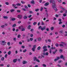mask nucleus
Here are the masks:
<instances>
[{"instance_id": "1", "label": "nucleus", "mask_w": 67, "mask_h": 67, "mask_svg": "<svg viewBox=\"0 0 67 67\" xmlns=\"http://www.w3.org/2000/svg\"><path fill=\"white\" fill-rule=\"evenodd\" d=\"M50 3H52V7L55 12L57 11V9L56 7V4L55 3V1L54 0H50Z\"/></svg>"}, {"instance_id": "2", "label": "nucleus", "mask_w": 67, "mask_h": 67, "mask_svg": "<svg viewBox=\"0 0 67 67\" xmlns=\"http://www.w3.org/2000/svg\"><path fill=\"white\" fill-rule=\"evenodd\" d=\"M38 30H40V29H41V31H43V30H45V29H46V27H45V26H44L43 27H42V26H40L38 28Z\"/></svg>"}, {"instance_id": "3", "label": "nucleus", "mask_w": 67, "mask_h": 67, "mask_svg": "<svg viewBox=\"0 0 67 67\" xmlns=\"http://www.w3.org/2000/svg\"><path fill=\"white\" fill-rule=\"evenodd\" d=\"M65 57L63 56V55H62L60 56V58H63V60H65Z\"/></svg>"}, {"instance_id": "4", "label": "nucleus", "mask_w": 67, "mask_h": 67, "mask_svg": "<svg viewBox=\"0 0 67 67\" xmlns=\"http://www.w3.org/2000/svg\"><path fill=\"white\" fill-rule=\"evenodd\" d=\"M23 18L24 19H27V16H26V15H25Z\"/></svg>"}, {"instance_id": "5", "label": "nucleus", "mask_w": 67, "mask_h": 67, "mask_svg": "<svg viewBox=\"0 0 67 67\" xmlns=\"http://www.w3.org/2000/svg\"><path fill=\"white\" fill-rule=\"evenodd\" d=\"M22 63L23 64H26V63H27V62L23 60L22 62Z\"/></svg>"}, {"instance_id": "6", "label": "nucleus", "mask_w": 67, "mask_h": 67, "mask_svg": "<svg viewBox=\"0 0 67 67\" xmlns=\"http://www.w3.org/2000/svg\"><path fill=\"white\" fill-rule=\"evenodd\" d=\"M35 1L34 0H32L31 2V3L33 4H35Z\"/></svg>"}, {"instance_id": "7", "label": "nucleus", "mask_w": 67, "mask_h": 67, "mask_svg": "<svg viewBox=\"0 0 67 67\" xmlns=\"http://www.w3.org/2000/svg\"><path fill=\"white\" fill-rule=\"evenodd\" d=\"M22 15H18V18H19V19H21V18H22Z\"/></svg>"}, {"instance_id": "8", "label": "nucleus", "mask_w": 67, "mask_h": 67, "mask_svg": "<svg viewBox=\"0 0 67 67\" xmlns=\"http://www.w3.org/2000/svg\"><path fill=\"white\" fill-rule=\"evenodd\" d=\"M17 60L18 59H14L13 60L14 63H16L17 62Z\"/></svg>"}, {"instance_id": "9", "label": "nucleus", "mask_w": 67, "mask_h": 67, "mask_svg": "<svg viewBox=\"0 0 67 67\" xmlns=\"http://www.w3.org/2000/svg\"><path fill=\"white\" fill-rule=\"evenodd\" d=\"M48 5H49V3L48 2L44 4L45 6H47Z\"/></svg>"}, {"instance_id": "10", "label": "nucleus", "mask_w": 67, "mask_h": 67, "mask_svg": "<svg viewBox=\"0 0 67 67\" xmlns=\"http://www.w3.org/2000/svg\"><path fill=\"white\" fill-rule=\"evenodd\" d=\"M59 59V57H57V58H55V59L54 60V61H56L57 60H58V59Z\"/></svg>"}, {"instance_id": "11", "label": "nucleus", "mask_w": 67, "mask_h": 67, "mask_svg": "<svg viewBox=\"0 0 67 67\" xmlns=\"http://www.w3.org/2000/svg\"><path fill=\"white\" fill-rule=\"evenodd\" d=\"M43 53H45V52H46V51H47V49H44L43 50Z\"/></svg>"}, {"instance_id": "12", "label": "nucleus", "mask_w": 67, "mask_h": 67, "mask_svg": "<svg viewBox=\"0 0 67 67\" xmlns=\"http://www.w3.org/2000/svg\"><path fill=\"white\" fill-rule=\"evenodd\" d=\"M42 48L44 49H46L47 48V46H44Z\"/></svg>"}, {"instance_id": "13", "label": "nucleus", "mask_w": 67, "mask_h": 67, "mask_svg": "<svg viewBox=\"0 0 67 67\" xmlns=\"http://www.w3.org/2000/svg\"><path fill=\"white\" fill-rule=\"evenodd\" d=\"M19 28L20 29H23V26H21L19 27Z\"/></svg>"}, {"instance_id": "14", "label": "nucleus", "mask_w": 67, "mask_h": 67, "mask_svg": "<svg viewBox=\"0 0 67 67\" xmlns=\"http://www.w3.org/2000/svg\"><path fill=\"white\" fill-rule=\"evenodd\" d=\"M37 59V58L36 57H34V61H35Z\"/></svg>"}, {"instance_id": "15", "label": "nucleus", "mask_w": 67, "mask_h": 67, "mask_svg": "<svg viewBox=\"0 0 67 67\" xmlns=\"http://www.w3.org/2000/svg\"><path fill=\"white\" fill-rule=\"evenodd\" d=\"M31 25H29L27 27V29L29 30H30L31 29Z\"/></svg>"}, {"instance_id": "16", "label": "nucleus", "mask_w": 67, "mask_h": 67, "mask_svg": "<svg viewBox=\"0 0 67 67\" xmlns=\"http://www.w3.org/2000/svg\"><path fill=\"white\" fill-rule=\"evenodd\" d=\"M3 18L4 19H8V16H3Z\"/></svg>"}, {"instance_id": "17", "label": "nucleus", "mask_w": 67, "mask_h": 67, "mask_svg": "<svg viewBox=\"0 0 67 67\" xmlns=\"http://www.w3.org/2000/svg\"><path fill=\"white\" fill-rule=\"evenodd\" d=\"M50 30H51V31L53 30H54V27H51L50 28Z\"/></svg>"}, {"instance_id": "18", "label": "nucleus", "mask_w": 67, "mask_h": 67, "mask_svg": "<svg viewBox=\"0 0 67 67\" xmlns=\"http://www.w3.org/2000/svg\"><path fill=\"white\" fill-rule=\"evenodd\" d=\"M11 52L10 51H9L8 52V54L9 55H11Z\"/></svg>"}, {"instance_id": "19", "label": "nucleus", "mask_w": 67, "mask_h": 67, "mask_svg": "<svg viewBox=\"0 0 67 67\" xmlns=\"http://www.w3.org/2000/svg\"><path fill=\"white\" fill-rule=\"evenodd\" d=\"M27 51V50H26V49H25L24 50H23V53H25V52H26Z\"/></svg>"}, {"instance_id": "20", "label": "nucleus", "mask_w": 67, "mask_h": 67, "mask_svg": "<svg viewBox=\"0 0 67 67\" xmlns=\"http://www.w3.org/2000/svg\"><path fill=\"white\" fill-rule=\"evenodd\" d=\"M14 11V9H11L10 10L11 12H13Z\"/></svg>"}, {"instance_id": "21", "label": "nucleus", "mask_w": 67, "mask_h": 67, "mask_svg": "<svg viewBox=\"0 0 67 67\" xmlns=\"http://www.w3.org/2000/svg\"><path fill=\"white\" fill-rule=\"evenodd\" d=\"M40 49H41V47L40 46H39L37 48V50H40Z\"/></svg>"}, {"instance_id": "22", "label": "nucleus", "mask_w": 67, "mask_h": 67, "mask_svg": "<svg viewBox=\"0 0 67 67\" xmlns=\"http://www.w3.org/2000/svg\"><path fill=\"white\" fill-rule=\"evenodd\" d=\"M2 43H4L5 44H6V42H5V41H2L1 42Z\"/></svg>"}, {"instance_id": "23", "label": "nucleus", "mask_w": 67, "mask_h": 67, "mask_svg": "<svg viewBox=\"0 0 67 67\" xmlns=\"http://www.w3.org/2000/svg\"><path fill=\"white\" fill-rule=\"evenodd\" d=\"M21 2L22 4H25V2H23V1H21Z\"/></svg>"}, {"instance_id": "24", "label": "nucleus", "mask_w": 67, "mask_h": 67, "mask_svg": "<svg viewBox=\"0 0 67 67\" xmlns=\"http://www.w3.org/2000/svg\"><path fill=\"white\" fill-rule=\"evenodd\" d=\"M4 57H2L1 58V60H2L3 61L4 60Z\"/></svg>"}, {"instance_id": "25", "label": "nucleus", "mask_w": 67, "mask_h": 67, "mask_svg": "<svg viewBox=\"0 0 67 67\" xmlns=\"http://www.w3.org/2000/svg\"><path fill=\"white\" fill-rule=\"evenodd\" d=\"M38 41H41V38H38Z\"/></svg>"}, {"instance_id": "26", "label": "nucleus", "mask_w": 67, "mask_h": 67, "mask_svg": "<svg viewBox=\"0 0 67 67\" xmlns=\"http://www.w3.org/2000/svg\"><path fill=\"white\" fill-rule=\"evenodd\" d=\"M27 6L28 8H30L31 7V5H30V4H28Z\"/></svg>"}, {"instance_id": "27", "label": "nucleus", "mask_w": 67, "mask_h": 67, "mask_svg": "<svg viewBox=\"0 0 67 67\" xmlns=\"http://www.w3.org/2000/svg\"><path fill=\"white\" fill-rule=\"evenodd\" d=\"M37 24V22H35L33 24L34 25H36Z\"/></svg>"}, {"instance_id": "28", "label": "nucleus", "mask_w": 67, "mask_h": 67, "mask_svg": "<svg viewBox=\"0 0 67 67\" xmlns=\"http://www.w3.org/2000/svg\"><path fill=\"white\" fill-rule=\"evenodd\" d=\"M35 11L36 12H37V11H39V9H37L35 10Z\"/></svg>"}, {"instance_id": "29", "label": "nucleus", "mask_w": 67, "mask_h": 67, "mask_svg": "<svg viewBox=\"0 0 67 67\" xmlns=\"http://www.w3.org/2000/svg\"><path fill=\"white\" fill-rule=\"evenodd\" d=\"M25 9H28V7H27V6L25 5Z\"/></svg>"}, {"instance_id": "30", "label": "nucleus", "mask_w": 67, "mask_h": 67, "mask_svg": "<svg viewBox=\"0 0 67 67\" xmlns=\"http://www.w3.org/2000/svg\"><path fill=\"white\" fill-rule=\"evenodd\" d=\"M5 4H6V5H9V3L7 2H5Z\"/></svg>"}, {"instance_id": "31", "label": "nucleus", "mask_w": 67, "mask_h": 67, "mask_svg": "<svg viewBox=\"0 0 67 67\" xmlns=\"http://www.w3.org/2000/svg\"><path fill=\"white\" fill-rule=\"evenodd\" d=\"M15 18H12V21H15Z\"/></svg>"}, {"instance_id": "32", "label": "nucleus", "mask_w": 67, "mask_h": 67, "mask_svg": "<svg viewBox=\"0 0 67 67\" xmlns=\"http://www.w3.org/2000/svg\"><path fill=\"white\" fill-rule=\"evenodd\" d=\"M36 62H38V63H39L40 61L38 60V59H37L36 60Z\"/></svg>"}, {"instance_id": "33", "label": "nucleus", "mask_w": 67, "mask_h": 67, "mask_svg": "<svg viewBox=\"0 0 67 67\" xmlns=\"http://www.w3.org/2000/svg\"><path fill=\"white\" fill-rule=\"evenodd\" d=\"M17 37L18 38H20V37H21V35H18L17 36Z\"/></svg>"}, {"instance_id": "34", "label": "nucleus", "mask_w": 67, "mask_h": 67, "mask_svg": "<svg viewBox=\"0 0 67 67\" xmlns=\"http://www.w3.org/2000/svg\"><path fill=\"white\" fill-rule=\"evenodd\" d=\"M16 5H19V6H20L21 5V4H19V3H17L16 4Z\"/></svg>"}, {"instance_id": "35", "label": "nucleus", "mask_w": 67, "mask_h": 67, "mask_svg": "<svg viewBox=\"0 0 67 67\" xmlns=\"http://www.w3.org/2000/svg\"><path fill=\"white\" fill-rule=\"evenodd\" d=\"M35 48H32V51L33 52H34L35 51Z\"/></svg>"}, {"instance_id": "36", "label": "nucleus", "mask_w": 67, "mask_h": 67, "mask_svg": "<svg viewBox=\"0 0 67 67\" xmlns=\"http://www.w3.org/2000/svg\"><path fill=\"white\" fill-rule=\"evenodd\" d=\"M55 46L56 47H58V46H59V44H58L57 43H56L55 44Z\"/></svg>"}, {"instance_id": "37", "label": "nucleus", "mask_w": 67, "mask_h": 67, "mask_svg": "<svg viewBox=\"0 0 67 67\" xmlns=\"http://www.w3.org/2000/svg\"><path fill=\"white\" fill-rule=\"evenodd\" d=\"M12 6H13V7H15L16 6V5L15 4H12Z\"/></svg>"}, {"instance_id": "38", "label": "nucleus", "mask_w": 67, "mask_h": 67, "mask_svg": "<svg viewBox=\"0 0 67 67\" xmlns=\"http://www.w3.org/2000/svg\"><path fill=\"white\" fill-rule=\"evenodd\" d=\"M61 43H62V44H63V45H66V44L64 43V42H62Z\"/></svg>"}, {"instance_id": "39", "label": "nucleus", "mask_w": 67, "mask_h": 67, "mask_svg": "<svg viewBox=\"0 0 67 67\" xmlns=\"http://www.w3.org/2000/svg\"><path fill=\"white\" fill-rule=\"evenodd\" d=\"M46 15L47 17H48V13H46Z\"/></svg>"}, {"instance_id": "40", "label": "nucleus", "mask_w": 67, "mask_h": 67, "mask_svg": "<svg viewBox=\"0 0 67 67\" xmlns=\"http://www.w3.org/2000/svg\"><path fill=\"white\" fill-rule=\"evenodd\" d=\"M64 45L62 44H59V46H63Z\"/></svg>"}, {"instance_id": "41", "label": "nucleus", "mask_w": 67, "mask_h": 67, "mask_svg": "<svg viewBox=\"0 0 67 67\" xmlns=\"http://www.w3.org/2000/svg\"><path fill=\"white\" fill-rule=\"evenodd\" d=\"M13 27H15L16 26V24H14L12 26Z\"/></svg>"}, {"instance_id": "42", "label": "nucleus", "mask_w": 67, "mask_h": 67, "mask_svg": "<svg viewBox=\"0 0 67 67\" xmlns=\"http://www.w3.org/2000/svg\"><path fill=\"white\" fill-rule=\"evenodd\" d=\"M22 10L23 11H26V9L25 8H23L22 9Z\"/></svg>"}, {"instance_id": "43", "label": "nucleus", "mask_w": 67, "mask_h": 67, "mask_svg": "<svg viewBox=\"0 0 67 67\" xmlns=\"http://www.w3.org/2000/svg\"><path fill=\"white\" fill-rule=\"evenodd\" d=\"M12 17H10V21H12Z\"/></svg>"}, {"instance_id": "44", "label": "nucleus", "mask_w": 67, "mask_h": 67, "mask_svg": "<svg viewBox=\"0 0 67 67\" xmlns=\"http://www.w3.org/2000/svg\"><path fill=\"white\" fill-rule=\"evenodd\" d=\"M4 26H5L4 25H3L1 26V27L2 28H4Z\"/></svg>"}, {"instance_id": "45", "label": "nucleus", "mask_w": 67, "mask_h": 67, "mask_svg": "<svg viewBox=\"0 0 67 67\" xmlns=\"http://www.w3.org/2000/svg\"><path fill=\"white\" fill-rule=\"evenodd\" d=\"M65 26H65V25H63L62 26V27H63V28L65 27Z\"/></svg>"}, {"instance_id": "46", "label": "nucleus", "mask_w": 67, "mask_h": 67, "mask_svg": "<svg viewBox=\"0 0 67 67\" xmlns=\"http://www.w3.org/2000/svg\"><path fill=\"white\" fill-rule=\"evenodd\" d=\"M66 15H67L66 14H63V16H66Z\"/></svg>"}, {"instance_id": "47", "label": "nucleus", "mask_w": 67, "mask_h": 67, "mask_svg": "<svg viewBox=\"0 0 67 67\" xmlns=\"http://www.w3.org/2000/svg\"><path fill=\"white\" fill-rule=\"evenodd\" d=\"M46 55L47 56L48 55V53L46 52Z\"/></svg>"}, {"instance_id": "48", "label": "nucleus", "mask_w": 67, "mask_h": 67, "mask_svg": "<svg viewBox=\"0 0 67 67\" xmlns=\"http://www.w3.org/2000/svg\"><path fill=\"white\" fill-rule=\"evenodd\" d=\"M27 42H29L30 41V39H27Z\"/></svg>"}, {"instance_id": "49", "label": "nucleus", "mask_w": 67, "mask_h": 67, "mask_svg": "<svg viewBox=\"0 0 67 67\" xmlns=\"http://www.w3.org/2000/svg\"><path fill=\"white\" fill-rule=\"evenodd\" d=\"M31 16H32V15H29V16H28V17L29 18H31Z\"/></svg>"}, {"instance_id": "50", "label": "nucleus", "mask_w": 67, "mask_h": 67, "mask_svg": "<svg viewBox=\"0 0 67 67\" xmlns=\"http://www.w3.org/2000/svg\"><path fill=\"white\" fill-rule=\"evenodd\" d=\"M17 12H21V10H17Z\"/></svg>"}, {"instance_id": "51", "label": "nucleus", "mask_w": 67, "mask_h": 67, "mask_svg": "<svg viewBox=\"0 0 67 67\" xmlns=\"http://www.w3.org/2000/svg\"><path fill=\"white\" fill-rule=\"evenodd\" d=\"M49 53L51 54L52 53V50L50 49L49 51Z\"/></svg>"}, {"instance_id": "52", "label": "nucleus", "mask_w": 67, "mask_h": 67, "mask_svg": "<svg viewBox=\"0 0 67 67\" xmlns=\"http://www.w3.org/2000/svg\"><path fill=\"white\" fill-rule=\"evenodd\" d=\"M41 25V24L40 23V22H38V26H39V25Z\"/></svg>"}, {"instance_id": "53", "label": "nucleus", "mask_w": 67, "mask_h": 67, "mask_svg": "<svg viewBox=\"0 0 67 67\" xmlns=\"http://www.w3.org/2000/svg\"><path fill=\"white\" fill-rule=\"evenodd\" d=\"M21 23V21H19L18 22V24H20Z\"/></svg>"}, {"instance_id": "54", "label": "nucleus", "mask_w": 67, "mask_h": 67, "mask_svg": "<svg viewBox=\"0 0 67 67\" xmlns=\"http://www.w3.org/2000/svg\"><path fill=\"white\" fill-rule=\"evenodd\" d=\"M59 24H62V22L61 21H60L59 22Z\"/></svg>"}, {"instance_id": "55", "label": "nucleus", "mask_w": 67, "mask_h": 67, "mask_svg": "<svg viewBox=\"0 0 67 67\" xmlns=\"http://www.w3.org/2000/svg\"><path fill=\"white\" fill-rule=\"evenodd\" d=\"M43 67H46V65L45 64H43Z\"/></svg>"}, {"instance_id": "56", "label": "nucleus", "mask_w": 67, "mask_h": 67, "mask_svg": "<svg viewBox=\"0 0 67 67\" xmlns=\"http://www.w3.org/2000/svg\"><path fill=\"white\" fill-rule=\"evenodd\" d=\"M30 41H33V39L32 38H30Z\"/></svg>"}, {"instance_id": "57", "label": "nucleus", "mask_w": 67, "mask_h": 67, "mask_svg": "<svg viewBox=\"0 0 67 67\" xmlns=\"http://www.w3.org/2000/svg\"><path fill=\"white\" fill-rule=\"evenodd\" d=\"M55 17L56 18H58V15L57 14H56L55 15Z\"/></svg>"}, {"instance_id": "58", "label": "nucleus", "mask_w": 67, "mask_h": 67, "mask_svg": "<svg viewBox=\"0 0 67 67\" xmlns=\"http://www.w3.org/2000/svg\"><path fill=\"white\" fill-rule=\"evenodd\" d=\"M43 7H41V9H40V11H42V10H43Z\"/></svg>"}, {"instance_id": "59", "label": "nucleus", "mask_w": 67, "mask_h": 67, "mask_svg": "<svg viewBox=\"0 0 67 67\" xmlns=\"http://www.w3.org/2000/svg\"><path fill=\"white\" fill-rule=\"evenodd\" d=\"M21 31H25V29L23 28L22 29H21Z\"/></svg>"}, {"instance_id": "60", "label": "nucleus", "mask_w": 67, "mask_h": 67, "mask_svg": "<svg viewBox=\"0 0 67 67\" xmlns=\"http://www.w3.org/2000/svg\"><path fill=\"white\" fill-rule=\"evenodd\" d=\"M4 57L5 58H7V54H5Z\"/></svg>"}, {"instance_id": "61", "label": "nucleus", "mask_w": 67, "mask_h": 67, "mask_svg": "<svg viewBox=\"0 0 67 67\" xmlns=\"http://www.w3.org/2000/svg\"><path fill=\"white\" fill-rule=\"evenodd\" d=\"M34 31V29H32L30 30V31L31 32H32V31Z\"/></svg>"}, {"instance_id": "62", "label": "nucleus", "mask_w": 67, "mask_h": 67, "mask_svg": "<svg viewBox=\"0 0 67 67\" xmlns=\"http://www.w3.org/2000/svg\"><path fill=\"white\" fill-rule=\"evenodd\" d=\"M38 58H41V59H42V57L40 56H39L38 57Z\"/></svg>"}, {"instance_id": "63", "label": "nucleus", "mask_w": 67, "mask_h": 67, "mask_svg": "<svg viewBox=\"0 0 67 67\" xmlns=\"http://www.w3.org/2000/svg\"><path fill=\"white\" fill-rule=\"evenodd\" d=\"M57 0L59 2H62V1L61 0Z\"/></svg>"}, {"instance_id": "64", "label": "nucleus", "mask_w": 67, "mask_h": 67, "mask_svg": "<svg viewBox=\"0 0 67 67\" xmlns=\"http://www.w3.org/2000/svg\"><path fill=\"white\" fill-rule=\"evenodd\" d=\"M63 31H61L59 32L60 33H63Z\"/></svg>"}]
</instances>
